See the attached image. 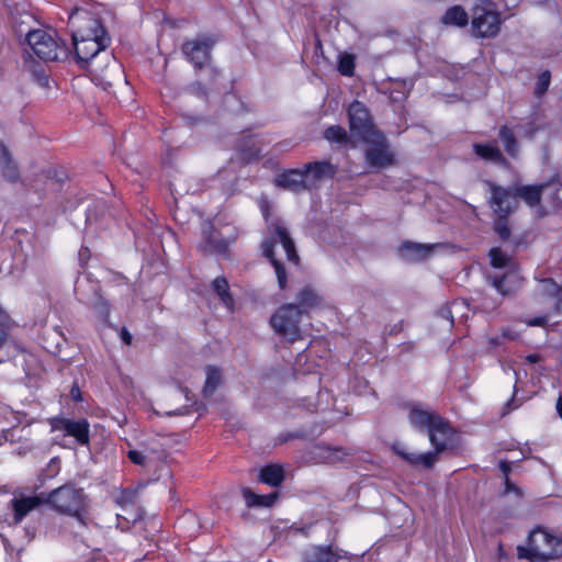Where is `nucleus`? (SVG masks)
Masks as SVG:
<instances>
[{
  "label": "nucleus",
  "mask_w": 562,
  "mask_h": 562,
  "mask_svg": "<svg viewBox=\"0 0 562 562\" xmlns=\"http://www.w3.org/2000/svg\"><path fill=\"white\" fill-rule=\"evenodd\" d=\"M409 424L416 429L427 430L435 452L408 453L401 443L393 445V451L414 467L431 468L437 461V454L443 451L452 439L453 430L449 424L431 409L414 404L408 412Z\"/></svg>",
  "instance_id": "1"
},
{
  "label": "nucleus",
  "mask_w": 562,
  "mask_h": 562,
  "mask_svg": "<svg viewBox=\"0 0 562 562\" xmlns=\"http://www.w3.org/2000/svg\"><path fill=\"white\" fill-rule=\"evenodd\" d=\"M519 559L530 562H549L562 558V538L550 533L542 528L533 529L527 546L517 548Z\"/></svg>",
  "instance_id": "2"
},
{
  "label": "nucleus",
  "mask_w": 562,
  "mask_h": 562,
  "mask_svg": "<svg viewBox=\"0 0 562 562\" xmlns=\"http://www.w3.org/2000/svg\"><path fill=\"white\" fill-rule=\"evenodd\" d=\"M26 41L34 54L44 61L64 60L69 55L65 42L48 31L30 30L26 32Z\"/></svg>",
  "instance_id": "3"
},
{
  "label": "nucleus",
  "mask_w": 562,
  "mask_h": 562,
  "mask_svg": "<svg viewBox=\"0 0 562 562\" xmlns=\"http://www.w3.org/2000/svg\"><path fill=\"white\" fill-rule=\"evenodd\" d=\"M277 243H280L282 245L289 261L297 263L299 256L295 250L294 241L290 237L286 228L280 224H276L273 228V238L265 240V243L262 244V250L265 257H267L271 261L276 270L280 289H284L286 285V272L282 263L274 258L273 248Z\"/></svg>",
  "instance_id": "4"
},
{
  "label": "nucleus",
  "mask_w": 562,
  "mask_h": 562,
  "mask_svg": "<svg viewBox=\"0 0 562 562\" xmlns=\"http://www.w3.org/2000/svg\"><path fill=\"white\" fill-rule=\"evenodd\" d=\"M502 19L493 2L481 0L472 9L471 32L475 37H494L501 30Z\"/></svg>",
  "instance_id": "5"
},
{
  "label": "nucleus",
  "mask_w": 562,
  "mask_h": 562,
  "mask_svg": "<svg viewBox=\"0 0 562 562\" xmlns=\"http://www.w3.org/2000/svg\"><path fill=\"white\" fill-rule=\"evenodd\" d=\"M46 504L64 515L80 517L85 509V495L81 490L71 485H63L49 494H45Z\"/></svg>",
  "instance_id": "6"
},
{
  "label": "nucleus",
  "mask_w": 562,
  "mask_h": 562,
  "mask_svg": "<svg viewBox=\"0 0 562 562\" xmlns=\"http://www.w3.org/2000/svg\"><path fill=\"white\" fill-rule=\"evenodd\" d=\"M301 316L302 311L295 303L284 304L272 315L271 325L277 334L293 342L301 338Z\"/></svg>",
  "instance_id": "7"
},
{
  "label": "nucleus",
  "mask_w": 562,
  "mask_h": 562,
  "mask_svg": "<svg viewBox=\"0 0 562 562\" xmlns=\"http://www.w3.org/2000/svg\"><path fill=\"white\" fill-rule=\"evenodd\" d=\"M348 117L351 134L362 142L374 135L380 137V131L373 124L369 110L360 101H353L349 105Z\"/></svg>",
  "instance_id": "8"
},
{
  "label": "nucleus",
  "mask_w": 562,
  "mask_h": 562,
  "mask_svg": "<svg viewBox=\"0 0 562 562\" xmlns=\"http://www.w3.org/2000/svg\"><path fill=\"white\" fill-rule=\"evenodd\" d=\"M370 146L366 149V160L370 167L384 169L395 165V156L391 150L384 135L380 132V137L372 136L366 139Z\"/></svg>",
  "instance_id": "9"
},
{
  "label": "nucleus",
  "mask_w": 562,
  "mask_h": 562,
  "mask_svg": "<svg viewBox=\"0 0 562 562\" xmlns=\"http://www.w3.org/2000/svg\"><path fill=\"white\" fill-rule=\"evenodd\" d=\"M72 36L87 37L106 34L100 21L89 11L76 8L69 15Z\"/></svg>",
  "instance_id": "10"
},
{
  "label": "nucleus",
  "mask_w": 562,
  "mask_h": 562,
  "mask_svg": "<svg viewBox=\"0 0 562 562\" xmlns=\"http://www.w3.org/2000/svg\"><path fill=\"white\" fill-rule=\"evenodd\" d=\"M89 70L93 80L103 89H109L124 81L123 67L113 56H109L104 67L101 66L99 60L90 63Z\"/></svg>",
  "instance_id": "11"
},
{
  "label": "nucleus",
  "mask_w": 562,
  "mask_h": 562,
  "mask_svg": "<svg viewBox=\"0 0 562 562\" xmlns=\"http://www.w3.org/2000/svg\"><path fill=\"white\" fill-rule=\"evenodd\" d=\"M76 56L78 61L81 64H88L94 61L93 58L110 43V37L108 34L87 36V37H77L72 36Z\"/></svg>",
  "instance_id": "12"
},
{
  "label": "nucleus",
  "mask_w": 562,
  "mask_h": 562,
  "mask_svg": "<svg viewBox=\"0 0 562 562\" xmlns=\"http://www.w3.org/2000/svg\"><path fill=\"white\" fill-rule=\"evenodd\" d=\"M487 186L491 193L490 203L496 215L508 216L517 209L514 186L507 189L494 182H487Z\"/></svg>",
  "instance_id": "13"
},
{
  "label": "nucleus",
  "mask_w": 562,
  "mask_h": 562,
  "mask_svg": "<svg viewBox=\"0 0 562 562\" xmlns=\"http://www.w3.org/2000/svg\"><path fill=\"white\" fill-rule=\"evenodd\" d=\"M213 44L214 42L211 37L202 35L194 40L187 41L182 45V52L194 67L201 69L210 61V53Z\"/></svg>",
  "instance_id": "14"
},
{
  "label": "nucleus",
  "mask_w": 562,
  "mask_h": 562,
  "mask_svg": "<svg viewBox=\"0 0 562 562\" xmlns=\"http://www.w3.org/2000/svg\"><path fill=\"white\" fill-rule=\"evenodd\" d=\"M50 424L53 430H64L68 436L74 437L79 445L87 446L90 441V425L87 419L54 418Z\"/></svg>",
  "instance_id": "15"
},
{
  "label": "nucleus",
  "mask_w": 562,
  "mask_h": 562,
  "mask_svg": "<svg viewBox=\"0 0 562 562\" xmlns=\"http://www.w3.org/2000/svg\"><path fill=\"white\" fill-rule=\"evenodd\" d=\"M42 504H46L44 493L34 496L19 495L12 498L10 502V507L13 510L12 524L19 525L29 513Z\"/></svg>",
  "instance_id": "16"
},
{
  "label": "nucleus",
  "mask_w": 562,
  "mask_h": 562,
  "mask_svg": "<svg viewBox=\"0 0 562 562\" xmlns=\"http://www.w3.org/2000/svg\"><path fill=\"white\" fill-rule=\"evenodd\" d=\"M203 241L200 247L205 252H225L235 237L224 238L210 223H205L202 229Z\"/></svg>",
  "instance_id": "17"
},
{
  "label": "nucleus",
  "mask_w": 562,
  "mask_h": 562,
  "mask_svg": "<svg viewBox=\"0 0 562 562\" xmlns=\"http://www.w3.org/2000/svg\"><path fill=\"white\" fill-rule=\"evenodd\" d=\"M345 554L333 546H311L302 552V562H338Z\"/></svg>",
  "instance_id": "18"
},
{
  "label": "nucleus",
  "mask_w": 562,
  "mask_h": 562,
  "mask_svg": "<svg viewBox=\"0 0 562 562\" xmlns=\"http://www.w3.org/2000/svg\"><path fill=\"white\" fill-rule=\"evenodd\" d=\"M274 182L278 187L294 193H300L311 189V184H308L305 179V173L300 169H292L277 176Z\"/></svg>",
  "instance_id": "19"
},
{
  "label": "nucleus",
  "mask_w": 562,
  "mask_h": 562,
  "mask_svg": "<svg viewBox=\"0 0 562 562\" xmlns=\"http://www.w3.org/2000/svg\"><path fill=\"white\" fill-rule=\"evenodd\" d=\"M554 184L553 181H547L541 184H514V194L521 199L530 207L538 206L542 193Z\"/></svg>",
  "instance_id": "20"
},
{
  "label": "nucleus",
  "mask_w": 562,
  "mask_h": 562,
  "mask_svg": "<svg viewBox=\"0 0 562 562\" xmlns=\"http://www.w3.org/2000/svg\"><path fill=\"white\" fill-rule=\"evenodd\" d=\"M313 459L317 462L335 464L345 460L348 452L341 447L316 445L312 450Z\"/></svg>",
  "instance_id": "21"
},
{
  "label": "nucleus",
  "mask_w": 562,
  "mask_h": 562,
  "mask_svg": "<svg viewBox=\"0 0 562 562\" xmlns=\"http://www.w3.org/2000/svg\"><path fill=\"white\" fill-rule=\"evenodd\" d=\"M436 245L405 241L401 246L402 256L412 261L426 259L430 256Z\"/></svg>",
  "instance_id": "22"
},
{
  "label": "nucleus",
  "mask_w": 562,
  "mask_h": 562,
  "mask_svg": "<svg viewBox=\"0 0 562 562\" xmlns=\"http://www.w3.org/2000/svg\"><path fill=\"white\" fill-rule=\"evenodd\" d=\"M305 173V179L308 184H311V189L316 184L317 181L322 180L325 177L333 175V167L328 162H312L304 166L302 169Z\"/></svg>",
  "instance_id": "23"
},
{
  "label": "nucleus",
  "mask_w": 562,
  "mask_h": 562,
  "mask_svg": "<svg viewBox=\"0 0 562 562\" xmlns=\"http://www.w3.org/2000/svg\"><path fill=\"white\" fill-rule=\"evenodd\" d=\"M0 167L3 177L9 181H16L19 179V170L8 148L0 143Z\"/></svg>",
  "instance_id": "24"
},
{
  "label": "nucleus",
  "mask_w": 562,
  "mask_h": 562,
  "mask_svg": "<svg viewBox=\"0 0 562 562\" xmlns=\"http://www.w3.org/2000/svg\"><path fill=\"white\" fill-rule=\"evenodd\" d=\"M241 493L248 507H270L278 498L276 492L268 495H258L247 487L243 488Z\"/></svg>",
  "instance_id": "25"
},
{
  "label": "nucleus",
  "mask_w": 562,
  "mask_h": 562,
  "mask_svg": "<svg viewBox=\"0 0 562 562\" xmlns=\"http://www.w3.org/2000/svg\"><path fill=\"white\" fill-rule=\"evenodd\" d=\"M297 303L295 304L302 314L307 313L311 308L318 306L322 303V297L311 288H304L296 295Z\"/></svg>",
  "instance_id": "26"
},
{
  "label": "nucleus",
  "mask_w": 562,
  "mask_h": 562,
  "mask_svg": "<svg viewBox=\"0 0 562 562\" xmlns=\"http://www.w3.org/2000/svg\"><path fill=\"white\" fill-rule=\"evenodd\" d=\"M205 384L203 387V394L204 396H212L216 389L222 384L223 376L222 372L218 368L213 366H207L205 368Z\"/></svg>",
  "instance_id": "27"
},
{
  "label": "nucleus",
  "mask_w": 562,
  "mask_h": 562,
  "mask_svg": "<svg viewBox=\"0 0 562 562\" xmlns=\"http://www.w3.org/2000/svg\"><path fill=\"white\" fill-rule=\"evenodd\" d=\"M441 22L446 25L465 26L469 22V16L462 7L454 5L447 10L441 18Z\"/></svg>",
  "instance_id": "28"
},
{
  "label": "nucleus",
  "mask_w": 562,
  "mask_h": 562,
  "mask_svg": "<svg viewBox=\"0 0 562 562\" xmlns=\"http://www.w3.org/2000/svg\"><path fill=\"white\" fill-rule=\"evenodd\" d=\"M260 480L271 486H278L284 480V473L281 465H267L260 471Z\"/></svg>",
  "instance_id": "29"
},
{
  "label": "nucleus",
  "mask_w": 562,
  "mask_h": 562,
  "mask_svg": "<svg viewBox=\"0 0 562 562\" xmlns=\"http://www.w3.org/2000/svg\"><path fill=\"white\" fill-rule=\"evenodd\" d=\"M498 136L499 139L503 142L505 151L509 156L516 157L519 151V146L514 134V131L509 128L507 125H503L499 127Z\"/></svg>",
  "instance_id": "30"
},
{
  "label": "nucleus",
  "mask_w": 562,
  "mask_h": 562,
  "mask_svg": "<svg viewBox=\"0 0 562 562\" xmlns=\"http://www.w3.org/2000/svg\"><path fill=\"white\" fill-rule=\"evenodd\" d=\"M473 149L477 156L485 160L503 164L505 158L497 146L474 144Z\"/></svg>",
  "instance_id": "31"
},
{
  "label": "nucleus",
  "mask_w": 562,
  "mask_h": 562,
  "mask_svg": "<svg viewBox=\"0 0 562 562\" xmlns=\"http://www.w3.org/2000/svg\"><path fill=\"white\" fill-rule=\"evenodd\" d=\"M128 459L136 465L148 467L155 462V457L149 456L147 448H135L127 451Z\"/></svg>",
  "instance_id": "32"
},
{
  "label": "nucleus",
  "mask_w": 562,
  "mask_h": 562,
  "mask_svg": "<svg viewBox=\"0 0 562 562\" xmlns=\"http://www.w3.org/2000/svg\"><path fill=\"white\" fill-rule=\"evenodd\" d=\"M213 289L220 296L221 301L225 306L231 308L233 306V299L228 291V282L225 278H216L213 281Z\"/></svg>",
  "instance_id": "33"
},
{
  "label": "nucleus",
  "mask_w": 562,
  "mask_h": 562,
  "mask_svg": "<svg viewBox=\"0 0 562 562\" xmlns=\"http://www.w3.org/2000/svg\"><path fill=\"white\" fill-rule=\"evenodd\" d=\"M324 137L330 143L347 144L349 142L346 130L339 125H331L326 128Z\"/></svg>",
  "instance_id": "34"
},
{
  "label": "nucleus",
  "mask_w": 562,
  "mask_h": 562,
  "mask_svg": "<svg viewBox=\"0 0 562 562\" xmlns=\"http://www.w3.org/2000/svg\"><path fill=\"white\" fill-rule=\"evenodd\" d=\"M537 292L543 296L554 297L560 294L561 286L552 279H542L539 282Z\"/></svg>",
  "instance_id": "35"
},
{
  "label": "nucleus",
  "mask_w": 562,
  "mask_h": 562,
  "mask_svg": "<svg viewBox=\"0 0 562 562\" xmlns=\"http://www.w3.org/2000/svg\"><path fill=\"white\" fill-rule=\"evenodd\" d=\"M338 70L344 76H352L355 70V58L352 55H341L338 63Z\"/></svg>",
  "instance_id": "36"
},
{
  "label": "nucleus",
  "mask_w": 562,
  "mask_h": 562,
  "mask_svg": "<svg viewBox=\"0 0 562 562\" xmlns=\"http://www.w3.org/2000/svg\"><path fill=\"white\" fill-rule=\"evenodd\" d=\"M494 231L504 240L510 237V228L508 225L507 216L497 215L494 222Z\"/></svg>",
  "instance_id": "37"
},
{
  "label": "nucleus",
  "mask_w": 562,
  "mask_h": 562,
  "mask_svg": "<svg viewBox=\"0 0 562 562\" xmlns=\"http://www.w3.org/2000/svg\"><path fill=\"white\" fill-rule=\"evenodd\" d=\"M116 503L126 512L128 507H133L136 503V492L124 490L116 497Z\"/></svg>",
  "instance_id": "38"
},
{
  "label": "nucleus",
  "mask_w": 562,
  "mask_h": 562,
  "mask_svg": "<svg viewBox=\"0 0 562 562\" xmlns=\"http://www.w3.org/2000/svg\"><path fill=\"white\" fill-rule=\"evenodd\" d=\"M491 263L495 268H504L509 262L510 258L504 254L499 248H493L490 251Z\"/></svg>",
  "instance_id": "39"
},
{
  "label": "nucleus",
  "mask_w": 562,
  "mask_h": 562,
  "mask_svg": "<svg viewBox=\"0 0 562 562\" xmlns=\"http://www.w3.org/2000/svg\"><path fill=\"white\" fill-rule=\"evenodd\" d=\"M139 448H147L149 456L155 457V461H162L166 458L165 451L157 442L142 443Z\"/></svg>",
  "instance_id": "40"
},
{
  "label": "nucleus",
  "mask_w": 562,
  "mask_h": 562,
  "mask_svg": "<svg viewBox=\"0 0 562 562\" xmlns=\"http://www.w3.org/2000/svg\"><path fill=\"white\" fill-rule=\"evenodd\" d=\"M550 72L548 70L541 72L537 79V83H536V90L535 92L538 94V95H541L543 94L548 88H549V85H550Z\"/></svg>",
  "instance_id": "41"
},
{
  "label": "nucleus",
  "mask_w": 562,
  "mask_h": 562,
  "mask_svg": "<svg viewBox=\"0 0 562 562\" xmlns=\"http://www.w3.org/2000/svg\"><path fill=\"white\" fill-rule=\"evenodd\" d=\"M9 316L8 314L0 308V347L7 339L8 329H9Z\"/></svg>",
  "instance_id": "42"
},
{
  "label": "nucleus",
  "mask_w": 562,
  "mask_h": 562,
  "mask_svg": "<svg viewBox=\"0 0 562 562\" xmlns=\"http://www.w3.org/2000/svg\"><path fill=\"white\" fill-rule=\"evenodd\" d=\"M550 181L554 182V184L550 188L553 189L552 201L560 206L562 205V183L560 182L559 178H553Z\"/></svg>",
  "instance_id": "43"
},
{
  "label": "nucleus",
  "mask_w": 562,
  "mask_h": 562,
  "mask_svg": "<svg viewBox=\"0 0 562 562\" xmlns=\"http://www.w3.org/2000/svg\"><path fill=\"white\" fill-rule=\"evenodd\" d=\"M508 280V276H504L502 278L495 277L493 280V285L503 295H507L512 292L509 288L506 286Z\"/></svg>",
  "instance_id": "44"
},
{
  "label": "nucleus",
  "mask_w": 562,
  "mask_h": 562,
  "mask_svg": "<svg viewBox=\"0 0 562 562\" xmlns=\"http://www.w3.org/2000/svg\"><path fill=\"white\" fill-rule=\"evenodd\" d=\"M440 316L446 319L449 325H452L453 324V316H452V312L449 307H446V308H442L440 311Z\"/></svg>",
  "instance_id": "45"
},
{
  "label": "nucleus",
  "mask_w": 562,
  "mask_h": 562,
  "mask_svg": "<svg viewBox=\"0 0 562 562\" xmlns=\"http://www.w3.org/2000/svg\"><path fill=\"white\" fill-rule=\"evenodd\" d=\"M546 323H547L546 317H536V318L529 319L527 322V324L529 326H543Z\"/></svg>",
  "instance_id": "46"
},
{
  "label": "nucleus",
  "mask_w": 562,
  "mask_h": 562,
  "mask_svg": "<svg viewBox=\"0 0 562 562\" xmlns=\"http://www.w3.org/2000/svg\"><path fill=\"white\" fill-rule=\"evenodd\" d=\"M509 492H516L518 495L520 494L519 490L513 484V482H510V480L508 477H506L505 479V493H509Z\"/></svg>",
  "instance_id": "47"
},
{
  "label": "nucleus",
  "mask_w": 562,
  "mask_h": 562,
  "mask_svg": "<svg viewBox=\"0 0 562 562\" xmlns=\"http://www.w3.org/2000/svg\"><path fill=\"white\" fill-rule=\"evenodd\" d=\"M121 338L126 345H131L132 335L125 328L121 330Z\"/></svg>",
  "instance_id": "48"
},
{
  "label": "nucleus",
  "mask_w": 562,
  "mask_h": 562,
  "mask_svg": "<svg viewBox=\"0 0 562 562\" xmlns=\"http://www.w3.org/2000/svg\"><path fill=\"white\" fill-rule=\"evenodd\" d=\"M502 472L505 475V479L508 477V473L510 471V465L508 462H501L499 464Z\"/></svg>",
  "instance_id": "49"
},
{
  "label": "nucleus",
  "mask_w": 562,
  "mask_h": 562,
  "mask_svg": "<svg viewBox=\"0 0 562 562\" xmlns=\"http://www.w3.org/2000/svg\"><path fill=\"white\" fill-rule=\"evenodd\" d=\"M502 337L514 340V339H516L517 335L510 330H504L502 334Z\"/></svg>",
  "instance_id": "50"
},
{
  "label": "nucleus",
  "mask_w": 562,
  "mask_h": 562,
  "mask_svg": "<svg viewBox=\"0 0 562 562\" xmlns=\"http://www.w3.org/2000/svg\"><path fill=\"white\" fill-rule=\"evenodd\" d=\"M529 362L531 363H535V362H538L539 361V356L538 355H529L527 356L526 358Z\"/></svg>",
  "instance_id": "51"
},
{
  "label": "nucleus",
  "mask_w": 562,
  "mask_h": 562,
  "mask_svg": "<svg viewBox=\"0 0 562 562\" xmlns=\"http://www.w3.org/2000/svg\"><path fill=\"white\" fill-rule=\"evenodd\" d=\"M71 395H72L74 400H76V401L80 400V392L78 389H72Z\"/></svg>",
  "instance_id": "52"
},
{
  "label": "nucleus",
  "mask_w": 562,
  "mask_h": 562,
  "mask_svg": "<svg viewBox=\"0 0 562 562\" xmlns=\"http://www.w3.org/2000/svg\"><path fill=\"white\" fill-rule=\"evenodd\" d=\"M557 409L562 418V396L559 397L558 400V403H557Z\"/></svg>",
  "instance_id": "53"
},
{
  "label": "nucleus",
  "mask_w": 562,
  "mask_h": 562,
  "mask_svg": "<svg viewBox=\"0 0 562 562\" xmlns=\"http://www.w3.org/2000/svg\"><path fill=\"white\" fill-rule=\"evenodd\" d=\"M117 517H122V515H121V514H117ZM123 518H124L125 520H127V521H130V520H136V519H137V514L135 513V514L131 515L130 517H127V516H123Z\"/></svg>",
  "instance_id": "54"
},
{
  "label": "nucleus",
  "mask_w": 562,
  "mask_h": 562,
  "mask_svg": "<svg viewBox=\"0 0 562 562\" xmlns=\"http://www.w3.org/2000/svg\"><path fill=\"white\" fill-rule=\"evenodd\" d=\"M499 338L498 337H494V338H491L490 339V344L495 347V346H498L499 345Z\"/></svg>",
  "instance_id": "55"
},
{
  "label": "nucleus",
  "mask_w": 562,
  "mask_h": 562,
  "mask_svg": "<svg viewBox=\"0 0 562 562\" xmlns=\"http://www.w3.org/2000/svg\"><path fill=\"white\" fill-rule=\"evenodd\" d=\"M88 254V249L87 248H83L79 251V257L80 259L82 260L83 257H86V255Z\"/></svg>",
  "instance_id": "56"
},
{
  "label": "nucleus",
  "mask_w": 562,
  "mask_h": 562,
  "mask_svg": "<svg viewBox=\"0 0 562 562\" xmlns=\"http://www.w3.org/2000/svg\"><path fill=\"white\" fill-rule=\"evenodd\" d=\"M40 83L42 86H47L48 85V78L46 76H44L43 78L40 79Z\"/></svg>",
  "instance_id": "57"
},
{
  "label": "nucleus",
  "mask_w": 562,
  "mask_h": 562,
  "mask_svg": "<svg viewBox=\"0 0 562 562\" xmlns=\"http://www.w3.org/2000/svg\"><path fill=\"white\" fill-rule=\"evenodd\" d=\"M168 414L169 415H181L182 412L181 411H173V412H169Z\"/></svg>",
  "instance_id": "58"
},
{
  "label": "nucleus",
  "mask_w": 562,
  "mask_h": 562,
  "mask_svg": "<svg viewBox=\"0 0 562 562\" xmlns=\"http://www.w3.org/2000/svg\"><path fill=\"white\" fill-rule=\"evenodd\" d=\"M557 310H562V299L559 300L558 304H557Z\"/></svg>",
  "instance_id": "59"
}]
</instances>
